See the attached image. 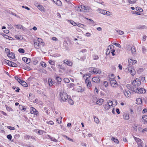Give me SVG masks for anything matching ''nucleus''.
Segmentation results:
<instances>
[{
	"label": "nucleus",
	"instance_id": "f257e3e1",
	"mask_svg": "<svg viewBox=\"0 0 147 147\" xmlns=\"http://www.w3.org/2000/svg\"><path fill=\"white\" fill-rule=\"evenodd\" d=\"M59 95V97L60 98V101L62 102H65L68 98L67 94L64 92L61 91L60 92Z\"/></svg>",
	"mask_w": 147,
	"mask_h": 147
},
{
	"label": "nucleus",
	"instance_id": "f03ea898",
	"mask_svg": "<svg viewBox=\"0 0 147 147\" xmlns=\"http://www.w3.org/2000/svg\"><path fill=\"white\" fill-rule=\"evenodd\" d=\"M125 86H119V88L121 92H123L126 97H129L131 96V93L130 91L128 90H125Z\"/></svg>",
	"mask_w": 147,
	"mask_h": 147
},
{
	"label": "nucleus",
	"instance_id": "7ed1b4c3",
	"mask_svg": "<svg viewBox=\"0 0 147 147\" xmlns=\"http://www.w3.org/2000/svg\"><path fill=\"white\" fill-rule=\"evenodd\" d=\"M40 45H43L44 43L42 42V39L40 38H38V40L34 43V46L35 48L39 49L40 47Z\"/></svg>",
	"mask_w": 147,
	"mask_h": 147
},
{
	"label": "nucleus",
	"instance_id": "20e7f679",
	"mask_svg": "<svg viewBox=\"0 0 147 147\" xmlns=\"http://www.w3.org/2000/svg\"><path fill=\"white\" fill-rule=\"evenodd\" d=\"M86 75L87 76V74L84 75L83 77L84 78L85 80V83L87 88L90 89L92 86L91 83L90 81L88 79L89 77H86Z\"/></svg>",
	"mask_w": 147,
	"mask_h": 147
},
{
	"label": "nucleus",
	"instance_id": "39448f33",
	"mask_svg": "<svg viewBox=\"0 0 147 147\" xmlns=\"http://www.w3.org/2000/svg\"><path fill=\"white\" fill-rule=\"evenodd\" d=\"M132 84L136 88L140 86L141 84L140 80L139 78H136L132 82Z\"/></svg>",
	"mask_w": 147,
	"mask_h": 147
},
{
	"label": "nucleus",
	"instance_id": "423d86ee",
	"mask_svg": "<svg viewBox=\"0 0 147 147\" xmlns=\"http://www.w3.org/2000/svg\"><path fill=\"white\" fill-rule=\"evenodd\" d=\"M133 91L138 93H143L145 92V89L142 88L139 89L137 88L135 89H133Z\"/></svg>",
	"mask_w": 147,
	"mask_h": 147
},
{
	"label": "nucleus",
	"instance_id": "0eeeda50",
	"mask_svg": "<svg viewBox=\"0 0 147 147\" xmlns=\"http://www.w3.org/2000/svg\"><path fill=\"white\" fill-rule=\"evenodd\" d=\"M78 8L80 11L85 12L86 11L89 10V7L86 6L81 5L78 7Z\"/></svg>",
	"mask_w": 147,
	"mask_h": 147
},
{
	"label": "nucleus",
	"instance_id": "6e6552de",
	"mask_svg": "<svg viewBox=\"0 0 147 147\" xmlns=\"http://www.w3.org/2000/svg\"><path fill=\"white\" fill-rule=\"evenodd\" d=\"M114 46L112 45H111L109 46L108 47V48L106 50V54L107 55H109L111 53V50L112 49L114 48Z\"/></svg>",
	"mask_w": 147,
	"mask_h": 147
},
{
	"label": "nucleus",
	"instance_id": "1a4fd4ad",
	"mask_svg": "<svg viewBox=\"0 0 147 147\" xmlns=\"http://www.w3.org/2000/svg\"><path fill=\"white\" fill-rule=\"evenodd\" d=\"M128 62L129 64L128 65H130V67H132V65H134L137 63V61L136 60H133L131 59H129L128 60Z\"/></svg>",
	"mask_w": 147,
	"mask_h": 147
},
{
	"label": "nucleus",
	"instance_id": "9d476101",
	"mask_svg": "<svg viewBox=\"0 0 147 147\" xmlns=\"http://www.w3.org/2000/svg\"><path fill=\"white\" fill-rule=\"evenodd\" d=\"M30 113L35 115L38 114V112L36 109L33 107H30Z\"/></svg>",
	"mask_w": 147,
	"mask_h": 147
},
{
	"label": "nucleus",
	"instance_id": "9b49d317",
	"mask_svg": "<svg viewBox=\"0 0 147 147\" xmlns=\"http://www.w3.org/2000/svg\"><path fill=\"white\" fill-rule=\"evenodd\" d=\"M100 12L103 14L108 16H110L111 14L110 12L102 9L100 10Z\"/></svg>",
	"mask_w": 147,
	"mask_h": 147
},
{
	"label": "nucleus",
	"instance_id": "f8f14e48",
	"mask_svg": "<svg viewBox=\"0 0 147 147\" xmlns=\"http://www.w3.org/2000/svg\"><path fill=\"white\" fill-rule=\"evenodd\" d=\"M129 67V72L132 76H134L136 74V71L133 67Z\"/></svg>",
	"mask_w": 147,
	"mask_h": 147
},
{
	"label": "nucleus",
	"instance_id": "ddd939ff",
	"mask_svg": "<svg viewBox=\"0 0 147 147\" xmlns=\"http://www.w3.org/2000/svg\"><path fill=\"white\" fill-rule=\"evenodd\" d=\"M110 84L113 87H116L117 85L116 81L113 79L111 80Z\"/></svg>",
	"mask_w": 147,
	"mask_h": 147
},
{
	"label": "nucleus",
	"instance_id": "4468645a",
	"mask_svg": "<svg viewBox=\"0 0 147 147\" xmlns=\"http://www.w3.org/2000/svg\"><path fill=\"white\" fill-rule=\"evenodd\" d=\"M104 101V100L102 98H100L97 100L96 102V104H98L99 105H101L103 103Z\"/></svg>",
	"mask_w": 147,
	"mask_h": 147
},
{
	"label": "nucleus",
	"instance_id": "2eb2a0df",
	"mask_svg": "<svg viewBox=\"0 0 147 147\" xmlns=\"http://www.w3.org/2000/svg\"><path fill=\"white\" fill-rule=\"evenodd\" d=\"M133 137L135 141L138 144V145L140 144L142 145V144L143 143L142 142H141L142 140L140 139L137 138L135 136H133Z\"/></svg>",
	"mask_w": 147,
	"mask_h": 147
},
{
	"label": "nucleus",
	"instance_id": "dca6fc26",
	"mask_svg": "<svg viewBox=\"0 0 147 147\" xmlns=\"http://www.w3.org/2000/svg\"><path fill=\"white\" fill-rule=\"evenodd\" d=\"M92 81L96 83H99L100 82V79L97 77H95L92 79Z\"/></svg>",
	"mask_w": 147,
	"mask_h": 147
},
{
	"label": "nucleus",
	"instance_id": "f3484780",
	"mask_svg": "<svg viewBox=\"0 0 147 147\" xmlns=\"http://www.w3.org/2000/svg\"><path fill=\"white\" fill-rule=\"evenodd\" d=\"M63 62L67 65L69 66H71L73 64L71 61L67 60H64L63 61Z\"/></svg>",
	"mask_w": 147,
	"mask_h": 147
},
{
	"label": "nucleus",
	"instance_id": "a211bd4d",
	"mask_svg": "<svg viewBox=\"0 0 147 147\" xmlns=\"http://www.w3.org/2000/svg\"><path fill=\"white\" fill-rule=\"evenodd\" d=\"M93 72L94 73L96 74H100L101 73V70L96 68H94L93 69Z\"/></svg>",
	"mask_w": 147,
	"mask_h": 147
},
{
	"label": "nucleus",
	"instance_id": "6ab92c4d",
	"mask_svg": "<svg viewBox=\"0 0 147 147\" xmlns=\"http://www.w3.org/2000/svg\"><path fill=\"white\" fill-rule=\"evenodd\" d=\"M53 2L57 5L61 6L62 5V3L60 0H53Z\"/></svg>",
	"mask_w": 147,
	"mask_h": 147
},
{
	"label": "nucleus",
	"instance_id": "aec40b11",
	"mask_svg": "<svg viewBox=\"0 0 147 147\" xmlns=\"http://www.w3.org/2000/svg\"><path fill=\"white\" fill-rule=\"evenodd\" d=\"M123 118L126 120H128L129 119V114L127 113H124L123 115Z\"/></svg>",
	"mask_w": 147,
	"mask_h": 147
},
{
	"label": "nucleus",
	"instance_id": "412c9836",
	"mask_svg": "<svg viewBox=\"0 0 147 147\" xmlns=\"http://www.w3.org/2000/svg\"><path fill=\"white\" fill-rule=\"evenodd\" d=\"M7 55L10 58L13 59L15 57V55L12 52H9Z\"/></svg>",
	"mask_w": 147,
	"mask_h": 147
},
{
	"label": "nucleus",
	"instance_id": "4be33fe9",
	"mask_svg": "<svg viewBox=\"0 0 147 147\" xmlns=\"http://www.w3.org/2000/svg\"><path fill=\"white\" fill-rule=\"evenodd\" d=\"M22 59L24 62L27 64L29 63L30 62V59H28L26 57H24Z\"/></svg>",
	"mask_w": 147,
	"mask_h": 147
},
{
	"label": "nucleus",
	"instance_id": "5701e85b",
	"mask_svg": "<svg viewBox=\"0 0 147 147\" xmlns=\"http://www.w3.org/2000/svg\"><path fill=\"white\" fill-rule=\"evenodd\" d=\"M30 138H31L32 139H34L35 138H33L32 136H30L29 135H26L24 136V139L25 140H27L30 139Z\"/></svg>",
	"mask_w": 147,
	"mask_h": 147
},
{
	"label": "nucleus",
	"instance_id": "b1692460",
	"mask_svg": "<svg viewBox=\"0 0 147 147\" xmlns=\"http://www.w3.org/2000/svg\"><path fill=\"white\" fill-rule=\"evenodd\" d=\"M47 136L51 140V141L55 142H57V140L55 139L53 137H52L50 135H48Z\"/></svg>",
	"mask_w": 147,
	"mask_h": 147
},
{
	"label": "nucleus",
	"instance_id": "393cba45",
	"mask_svg": "<svg viewBox=\"0 0 147 147\" xmlns=\"http://www.w3.org/2000/svg\"><path fill=\"white\" fill-rule=\"evenodd\" d=\"M20 83L24 87H26L28 86L27 83L25 81L22 80H21Z\"/></svg>",
	"mask_w": 147,
	"mask_h": 147
},
{
	"label": "nucleus",
	"instance_id": "a878e982",
	"mask_svg": "<svg viewBox=\"0 0 147 147\" xmlns=\"http://www.w3.org/2000/svg\"><path fill=\"white\" fill-rule=\"evenodd\" d=\"M103 107L104 109L105 110H109L110 108V107H109V106H108V105L107 103L105 105H103Z\"/></svg>",
	"mask_w": 147,
	"mask_h": 147
},
{
	"label": "nucleus",
	"instance_id": "bb28decb",
	"mask_svg": "<svg viewBox=\"0 0 147 147\" xmlns=\"http://www.w3.org/2000/svg\"><path fill=\"white\" fill-rule=\"evenodd\" d=\"M136 103L138 104H141L142 103V100L141 98H137Z\"/></svg>",
	"mask_w": 147,
	"mask_h": 147
},
{
	"label": "nucleus",
	"instance_id": "cd10ccee",
	"mask_svg": "<svg viewBox=\"0 0 147 147\" xmlns=\"http://www.w3.org/2000/svg\"><path fill=\"white\" fill-rule=\"evenodd\" d=\"M19 108L20 110L23 111H24L26 108L25 106L20 105L19 106Z\"/></svg>",
	"mask_w": 147,
	"mask_h": 147
},
{
	"label": "nucleus",
	"instance_id": "c85d7f7f",
	"mask_svg": "<svg viewBox=\"0 0 147 147\" xmlns=\"http://www.w3.org/2000/svg\"><path fill=\"white\" fill-rule=\"evenodd\" d=\"M94 122L97 124H98L99 122V120L98 118L96 117L95 116H94Z\"/></svg>",
	"mask_w": 147,
	"mask_h": 147
},
{
	"label": "nucleus",
	"instance_id": "c756f323",
	"mask_svg": "<svg viewBox=\"0 0 147 147\" xmlns=\"http://www.w3.org/2000/svg\"><path fill=\"white\" fill-rule=\"evenodd\" d=\"M137 0H127V2L129 4L135 3Z\"/></svg>",
	"mask_w": 147,
	"mask_h": 147
},
{
	"label": "nucleus",
	"instance_id": "7c9ffc66",
	"mask_svg": "<svg viewBox=\"0 0 147 147\" xmlns=\"http://www.w3.org/2000/svg\"><path fill=\"white\" fill-rule=\"evenodd\" d=\"M111 140L117 144H118L119 143V140L117 139H115L113 137L112 138Z\"/></svg>",
	"mask_w": 147,
	"mask_h": 147
},
{
	"label": "nucleus",
	"instance_id": "2f4dec72",
	"mask_svg": "<svg viewBox=\"0 0 147 147\" xmlns=\"http://www.w3.org/2000/svg\"><path fill=\"white\" fill-rule=\"evenodd\" d=\"M58 67L60 69H61L63 70H65V67L62 65H58Z\"/></svg>",
	"mask_w": 147,
	"mask_h": 147
},
{
	"label": "nucleus",
	"instance_id": "473e14b6",
	"mask_svg": "<svg viewBox=\"0 0 147 147\" xmlns=\"http://www.w3.org/2000/svg\"><path fill=\"white\" fill-rule=\"evenodd\" d=\"M107 104L108 105V106H109L110 107L112 106L113 105L112 101L110 100L108 101L107 102Z\"/></svg>",
	"mask_w": 147,
	"mask_h": 147
},
{
	"label": "nucleus",
	"instance_id": "72a5a7b5",
	"mask_svg": "<svg viewBox=\"0 0 147 147\" xmlns=\"http://www.w3.org/2000/svg\"><path fill=\"white\" fill-rule=\"evenodd\" d=\"M78 91V92H82L84 91V90L83 89H82L81 87L78 86L77 89Z\"/></svg>",
	"mask_w": 147,
	"mask_h": 147
},
{
	"label": "nucleus",
	"instance_id": "f704fd0d",
	"mask_svg": "<svg viewBox=\"0 0 147 147\" xmlns=\"http://www.w3.org/2000/svg\"><path fill=\"white\" fill-rule=\"evenodd\" d=\"M76 25L78 26V27L81 28H83L84 27H86L85 25H84L82 24H80L79 23H77Z\"/></svg>",
	"mask_w": 147,
	"mask_h": 147
},
{
	"label": "nucleus",
	"instance_id": "c9c22d12",
	"mask_svg": "<svg viewBox=\"0 0 147 147\" xmlns=\"http://www.w3.org/2000/svg\"><path fill=\"white\" fill-rule=\"evenodd\" d=\"M67 101L68 103L71 105H72L74 104V102L71 99L68 98L67 100Z\"/></svg>",
	"mask_w": 147,
	"mask_h": 147
},
{
	"label": "nucleus",
	"instance_id": "e433bc0d",
	"mask_svg": "<svg viewBox=\"0 0 147 147\" xmlns=\"http://www.w3.org/2000/svg\"><path fill=\"white\" fill-rule=\"evenodd\" d=\"M48 82L49 84V85L52 86L53 84V82L52 81V79L51 78H49L48 79Z\"/></svg>",
	"mask_w": 147,
	"mask_h": 147
},
{
	"label": "nucleus",
	"instance_id": "4c0bfd02",
	"mask_svg": "<svg viewBox=\"0 0 147 147\" xmlns=\"http://www.w3.org/2000/svg\"><path fill=\"white\" fill-rule=\"evenodd\" d=\"M131 52L132 54H135L136 52V50L134 47H132L131 48Z\"/></svg>",
	"mask_w": 147,
	"mask_h": 147
},
{
	"label": "nucleus",
	"instance_id": "58836bf2",
	"mask_svg": "<svg viewBox=\"0 0 147 147\" xmlns=\"http://www.w3.org/2000/svg\"><path fill=\"white\" fill-rule=\"evenodd\" d=\"M111 50V53L112 54V56H114L115 55V50L114 49V48L112 49Z\"/></svg>",
	"mask_w": 147,
	"mask_h": 147
},
{
	"label": "nucleus",
	"instance_id": "ea45409f",
	"mask_svg": "<svg viewBox=\"0 0 147 147\" xmlns=\"http://www.w3.org/2000/svg\"><path fill=\"white\" fill-rule=\"evenodd\" d=\"M93 73H94L93 71H89L88 73V75L87 74V76L86 75V77H89V78L90 76Z\"/></svg>",
	"mask_w": 147,
	"mask_h": 147
},
{
	"label": "nucleus",
	"instance_id": "a19ab883",
	"mask_svg": "<svg viewBox=\"0 0 147 147\" xmlns=\"http://www.w3.org/2000/svg\"><path fill=\"white\" fill-rule=\"evenodd\" d=\"M116 31L118 32L119 35H121L124 34V32L123 31L121 30H117Z\"/></svg>",
	"mask_w": 147,
	"mask_h": 147
},
{
	"label": "nucleus",
	"instance_id": "79ce46f5",
	"mask_svg": "<svg viewBox=\"0 0 147 147\" xmlns=\"http://www.w3.org/2000/svg\"><path fill=\"white\" fill-rule=\"evenodd\" d=\"M15 38L18 40H21L22 39V38L21 35H16L15 36Z\"/></svg>",
	"mask_w": 147,
	"mask_h": 147
},
{
	"label": "nucleus",
	"instance_id": "37998d69",
	"mask_svg": "<svg viewBox=\"0 0 147 147\" xmlns=\"http://www.w3.org/2000/svg\"><path fill=\"white\" fill-rule=\"evenodd\" d=\"M63 137L66 138L68 140H69L70 141H71V142H74V140L72 139L69 138L67 136H66L65 135H63Z\"/></svg>",
	"mask_w": 147,
	"mask_h": 147
},
{
	"label": "nucleus",
	"instance_id": "c03bdc74",
	"mask_svg": "<svg viewBox=\"0 0 147 147\" xmlns=\"http://www.w3.org/2000/svg\"><path fill=\"white\" fill-rule=\"evenodd\" d=\"M56 79L57 80V81L59 82H60L61 81V78L59 76L57 77H56Z\"/></svg>",
	"mask_w": 147,
	"mask_h": 147
},
{
	"label": "nucleus",
	"instance_id": "a18cd8bd",
	"mask_svg": "<svg viewBox=\"0 0 147 147\" xmlns=\"http://www.w3.org/2000/svg\"><path fill=\"white\" fill-rule=\"evenodd\" d=\"M63 80L65 83H68L70 82L69 79L67 78H65Z\"/></svg>",
	"mask_w": 147,
	"mask_h": 147
},
{
	"label": "nucleus",
	"instance_id": "49530a36",
	"mask_svg": "<svg viewBox=\"0 0 147 147\" xmlns=\"http://www.w3.org/2000/svg\"><path fill=\"white\" fill-rule=\"evenodd\" d=\"M136 9L137 11H139L140 12H141L142 11V8L139 7H137Z\"/></svg>",
	"mask_w": 147,
	"mask_h": 147
},
{
	"label": "nucleus",
	"instance_id": "de8ad7c7",
	"mask_svg": "<svg viewBox=\"0 0 147 147\" xmlns=\"http://www.w3.org/2000/svg\"><path fill=\"white\" fill-rule=\"evenodd\" d=\"M5 62L6 63H7V64L11 66V65H12L11 63L12 61H10L7 60H6Z\"/></svg>",
	"mask_w": 147,
	"mask_h": 147
},
{
	"label": "nucleus",
	"instance_id": "09e8293b",
	"mask_svg": "<svg viewBox=\"0 0 147 147\" xmlns=\"http://www.w3.org/2000/svg\"><path fill=\"white\" fill-rule=\"evenodd\" d=\"M41 65L42 67H46V64L44 62H41Z\"/></svg>",
	"mask_w": 147,
	"mask_h": 147
},
{
	"label": "nucleus",
	"instance_id": "8fccbe9b",
	"mask_svg": "<svg viewBox=\"0 0 147 147\" xmlns=\"http://www.w3.org/2000/svg\"><path fill=\"white\" fill-rule=\"evenodd\" d=\"M130 65H127V68H125V71L126 72H128L129 71V67H130L129 66Z\"/></svg>",
	"mask_w": 147,
	"mask_h": 147
},
{
	"label": "nucleus",
	"instance_id": "3c124183",
	"mask_svg": "<svg viewBox=\"0 0 147 147\" xmlns=\"http://www.w3.org/2000/svg\"><path fill=\"white\" fill-rule=\"evenodd\" d=\"M139 126V125L138 124H134L133 126V128L134 129V130L137 131V127Z\"/></svg>",
	"mask_w": 147,
	"mask_h": 147
},
{
	"label": "nucleus",
	"instance_id": "603ef678",
	"mask_svg": "<svg viewBox=\"0 0 147 147\" xmlns=\"http://www.w3.org/2000/svg\"><path fill=\"white\" fill-rule=\"evenodd\" d=\"M46 123L47 124H49L51 125H53L54 124V123L52 121H47Z\"/></svg>",
	"mask_w": 147,
	"mask_h": 147
},
{
	"label": "nucleus",
	"instance_id": "864d4df0",
	"mask_svg": "<svg viewBox=\"0 0 147 147\" xmlns=\"http://www.w3.org/2000/svg\"><path fill=\"white\" fill-rule=\"evenodd\" d=\"M15 26L17 28L21 29L22 28V26L20 25H15Z\"/></svg>",
	"mask_w": 147,
	"mask_h": 147
},
{
	"label": "nucleus",
	"instance_id": "5fc2aeb1",
	"mask_svg": "<svg viewBox=\"0 0 147 147\" xmlns=\"http://www.w3.org/2000/svg\"><path fill=\"white\" fill-rule=\"evenodd\" d=\"M12 138V137L11 135V134L8 135L7 136V138L9 140H11Z\"/></svg>",
	"mask_w": 147,
	"mask_h": 147
},
{
	"label": "nucleus",
	"instance_id": "6e6d98bb",
	"mask_svg": "<svg viewBox=\"0 0 147 147\" xmlns=\"http://www.w3.org/2000/svg\"><path fill=\"white\" fill-rule=\"evenodd\" d=\"M18 51L20 53H24V50L20 48L18 50Z\"/></svg>",
	"mask_w": 147,
	"mask_h": 147
},
{
	"label": "nucleus",
	"instance_id": "4d7b16f0",
	"mask_svg": "<svg viewBox=\"0 0 147 147\" xmlns=\"http://www.w3.org/2000/svg\"><path fill=\"white\" fill-rule=\"evenodd\" d=\"M15 79L17 80L19 83L21 82L22 80H21L18 77L15 76Z\"/></svg>",
	"mask_w": 147,
	"mask_h": 147
},
{
	"label": "nucleus",
	"instance_id": "13d9d810",
	"mask_svg": "<svg viewBox=\"0 0 147 147\" xmlns=\"http://www.w3.org/2000/svg\"><path fill=\"white\" fill-rule=\"evenodd\" d=\"M11 66L12 67H16L17 66V65L15 63L12 62Z\"/></svg>",
	"mask_w": 147,
	"mask_h": 147
},
{
	"label": "nucleus",
	"instance_id": "bf43d9fd",
	"mask_svg": "<svg viewBox=\"0 0 147 147\" xmlns=\"http://www.w3.org/2000/svg\"><path fill=\"white\" fill-rule=\"evenodd\" d=\"M49 63L52 65H53L55 64V62L52 60H49Z\"/></svg>",
	"mask_w": 147,
	"mask_h": 147
},
{
	"label": "nucleus",
	"instance_id": "052dcab7",
	"mask_svg": "<svg viewBox=\"0 0 147 147\" xmlns=\"http://www.w3.org/2000/svg\"><path fill=\"white\" fill-rule=\"evenodd\" d=\"M142 117L143 119L145 121H147V115L144 116Z\"/></svg>",
	"mask_w": 147,
	"mask_h": 147
},
{
	"label": "nucleus",
	"instance_id": "680f3d73",
	"mask_svg": "<svg viewBox=\"0 0 147 147\" xmlns=\"http://www.w3.org/2000/svg\"><path fill=\"white\" fill-rule=\"evenodd\" d=\"M70 23L71 24L74 26H76L77 25V23H76L75 22L73 21H70Z\"/></svg>",
	"mask_w": 147,
	"mask_h": 147
},
{
	"label": "nucleus",
	"instance_id": "e2e57ef3",
	"mask_svg": "<svg viewBox=\"0 0 147 147\" xmlns=\"http://www.w3.org/2000/svg\"><path fill=\"white\" fill-rule=\"evenodd\" d=\"M113 44L115 45L116 46L120 48H121V46L120 44L118 43H113Z\"/></svg>",
	"mask_w": 147,
	"mask_h": 147
},
{
	"label": "nucleus",
	"instance_id": "0e129e2a",
	"mask_svg": "<svg viewBox=\"0 0 147 147\" xmlns=\"http://www.w3.org/2000/svg\"><path fill=\"white\" fill-rule=\"evenodd\" d=\"M103 84L105 86V87H106L108 86V83L107 82L104 81L103 82Z\"/></svg>",
	"mask_w": 147,
	"mask_h": 147
},
{
	"label": "nucleus",
	"instance_id": "69168bd1",
	"mask_svg": "<svg viewBox=\"0 0 147 147\" xmlns=\"http://www.w3.org/2000/svg\"><path fill=\"white\" fill-rule=\"evenodd\" d=\"M74 86V84L73 83H70L68 85V87L69 88H72Z\"/></svg>",
	"mask_w": 147,
	"mask_h": 147
},
{
	"label": "nucleus",
	"instance_id": "338daca9",
	"mask_svg": "<svg viewBox=\"0 0 147 147\" xmlns=\"http://www.w3.org/2000/svg\"><path fill=\"white\" fill-rule=\"evenodd\" d=\"M93 58L95 60L97 59H98V55H94L93 56Z\"/></svg>",
	"mask_w": 147,
	"mask_h": 147
},
{
	"label": "nucleus",
	"instance_id": "774afa93",
	"mask_svg": "<svg viewBox=\"0 0 147 147\" xmlns=\"http://www.w3.org/2000/svg\"><path fill=\"white\" fill-rule=\"evenodd\" d=\"M94 92L95 94H97L98 93V90L96 88L94 90Z\"/></svg>",
	"mask_w": 147,
	"mask_h": 147
}]
</instances>
